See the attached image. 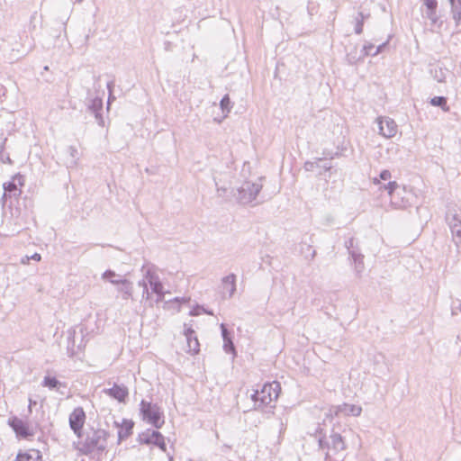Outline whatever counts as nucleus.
<instances>
[{"instance_id":"bf43d9fd","label":"nucleus","mask_w":461,"mask_h":461,"mask_svg":"<svg viewBox=\"0 0 461 461\" xmlns=\"http://www.w3.org/2000/svg\"><path fill=\"white\" fill-rule=\"evenodd\" d=\"M378 183H379L378 180H376V179L374 180V184H378Z\"/></svg>"},{"instance_id":"4d7b16f0","label":"nucleus","mask_w":461,"mask_h":461,"mask_svg":"<svg viewBox=\"0 0 461 461\" xmlns=\"http://www.w3.org/2000/svg\"><path fill=\"white\" fill-rule=\"evenodd\" d=\"M112 278H113V280H119V279H121V278H122V277L120 276L119 277H118V276H116V277H112Z\"/></svg>"},{"instance_id":"a18cd8bd","label":"nucleus","mask_w":461,"mask_h":461,"mask_svg":"<svg viewBox=\"0 0 461 461\" xmlns=\"http://www.w3.org/2000/svg\"><path fill=\"white\" fill-rule=\"evenodd\" d=\"M425 14H426V17H427L429 20L430 18H433V17H435V16L438 15V14L437 10H428V11H426V13H425Z\"/></svg>"},{"instance_id":"052dcab7","label":"nucleus","mask_w":461,"mask_h":461,"mask_svg":"<svg viewBox=\"0 0 461 461\" xmlns=\"http://www.w3.org/2000/svg\"><path fill=\"white\" fill-rule=\"evenodd\" d=\"M84 0H76L77 3H82Z\"/></svg>"},{"instance_id":"ea45409f","label":"nucleus","mask_w":461,"mask_h":461,"mask_svg":"<svg viewBox=\"0 0 461 461\" xmlns=\"http://www.w3.org/2000/svg\"><path fill=\"white\" fill-rule=\"evenodd\" d=\"M114 86V81H109L107 83V88L109 90V98H108V104H110L111 100H113L114 97L112 96V91H113V87Z\"/></svg>"},{"instance_id":"7ed1b4c3","label":"nucleus","mask_w":461,"mask_h":461,"mask_svg":"<svg viewBox=\"0 0 461 461\" xmlns=\"http://www.w3.org/2000/svg\"><path fill=\"white\" fill-rule=\"evenodd\" d=\"M140 412L143 420L156 429H160L165 423L163 412L156 403L142 400L140 404Z\"/></svg>"},{"instance_id":"20e7f679","label":"nucleus","mask_w":461,"mask_h":461,"mask_svg":"<svg viewBox=\"0 0 461 461\" xmlns=\"http://www.w3.org/2000/svg\"><path fill=\"white\" fill-rule=\"evenodd\" d=\"M279 384L274 382L273 384H265L260 391L256 390L251 394V399L254 402L255 409H262L271 403L273 400L277 399L278 393L276 389Z\"/></svg>"},{"instance_id":"ddd939ff","label":"nucleus","mask_w":461,"mask_h":461,"mask_svg":"<svg viewBox=\"0 0 461 461\" xmlns=\"http://www.w3.org/2000/svg\"><path fill=\"white\" fill-rule=\"evenodd\" d=\"M377 121L379 126V133L382 136L387 139L395 136V134L397 133V124L393 119L389 117H384L378 118Z\"/></svg>"},{"instance_id":"a211bd4d","label":"nucleus","mask_w":461,"mask_h":461,"mask_svg":"<svg viewBox=\"0 0 461 461\" xmlns=\"http://www.w3.org/2000/svg\"><path fill=\"white\" fill-rule=\"evenodd\" d=\"M222 287L229 292V298L232 297L236 291V276L230 274L222 278Z\"/></svg>"},{"instance_id":"58836bf2","label":"nucleus","mask_w":461,"mask_h":461,"mask_svg":"<svg viewBox=\"0 0 461 461\" xmlns=\"http://www.w3.org/2000/svg\"><path fill=\"white\" fill-rule=\"evenodd\" d=\"M375 46L372 43H367L364 45L363 50L365 51V55L372 56L374 52H372Z\"/></svg>"},{"instance_id":"1a4fd4ad","label":"nucleus","mask_w":461,"mask_h":461,"mask_svg":"<svg viewBox=\"0 0 461 461\" xmlns=\"http://www.w3.org/2000/svg\"><path fill=\"white\" fill-rule=\"evenodd\" d=\"M144 279L149 284L152 293L158 295V301L164 299V287L158 275L154 273L151 267H148L144 275Z\"/></svg>"},{"instance_id":"473e14b6","label":"nucleus","mask_w":461,"mask_h":461,"mask_svg":"<svg viewBox=\"0 0 461 461\" xmlns=\"http://www.w3.org/2000/svg\"><path fill=\"white\" fill-rule=\"evenodd\" d=\"M422 2L426 7V11L438 10V1L437 0H422Z\"/></svg>"},{"instance_id":"6e6552de","label":"nucleus","mask_w":461,"mask_h":461,"mask_svg":"<svg viewBox=\"0 0 461 461\" xmlns=\"http://www.w3.org/2000/svg\"><path fill=\"white\" fill-rule=\"evenodd\" d=\"M86 420V413L82 407L75 408L69 415V426L73 432L78 437H82V429Z\"/></svg>"},{"instance_id":"dca6fc26","label":"nucleus","mask_w":461,"mask_h":461,"mask_svg":"<svg viewBox=\"0 0 461 461\" xmlns=\"http://www.w3.org/2000/svg\"><path fill=\"white\" fill-rule=\"evenodd\" d=\"M116 427H119L118 430V443L128 438L132 434L134 422L131 420L123 419L120 425L117 421L114 422Z\"/></svg>"},{"instance_id":"2eb2a0df","label":"nucleus","mask_w":461,"mask_h":461,"mask_svg":"<svg viewBox=\"0 0 461 461\" xmlns=\"http://www.w3.org/2000/svg\"><path fill=\"white\" fill-rule=\"evenodd\" d=\"M104 393L120 402H124L129 395V390L124 384H114L112 388L104 390Z\"/></svg>"},{"instance_id":"680f3d73","label":"nucleus","mask_w":461,"mask_h":461,"mask_svg":"<svg viewBox=\"0 0 461 461\" xmlns=\"http://www.w3.org/2000/svg\"><path fill=\"white\" fill-rule=\"evenodd\" d=\"M49 69V67L48 66H45L44 67V70H48Z\"/></svg>"},{"instance_id":"0eeeda50","label":"nucleus","mask_w":461,"mask_h":461,"mask_svg":"<svg viewBox=\"0 0 461 461\" xmlns=\"http://www.w3.org/2000/svg\"><path fill=\"white\" fill-rule=\"evenodd\" d=\"M384 190L388 192L391 197V203L395 208H406L410 205L409 198L402 196L401 192L407 194L405 189L400 190V185L395 181H390L388 184L383 186Z\"/></svg>"},{"instance_id":"2f4dec72","label":"nucleus","mask_w":461,"mask_h":461,"mask_svg":"<svg viewBox=\"0 0 461 461\" xmlns=\"http://www.w3.org/2000/svg\"><path fill=\"white\" fill-rule=\"evenodd\" d=\"M345 247L347 248L349 256H352V251H360L358 248L355 247V240L354 238H350L348 240L345 242Z\"/></svg>"},{"instance_id":"423d86ee","label":"nucleus","mask_w":461,"mask_h":461,"mask_svg":"<svg viewBox=\"0 0 461 461\" xmlns=\"http://www.w3.org/2000/svg\"><path fill=\"white\" fill-rule=\"evenodd\" d=\"M120 276L119 274H116L113 270H106L102 275V279L110 282L113 285H121L118 287V292L122 293V299L123 300H129L132 298V293H133V285L132 283L126 279V278H121L119 280H113L112 277Z\"/></svg>"},{"instance_id":"393cba45","label":"nucleus","mask_w":461,"mask_h":461,"mask_svg":"<svg viewBox=\"0 0 461 461\" xmlns=\"http://www.w3.org/2000/svg\"><path fill=\"white\" fill-rule=\"evenodd\" d=\"M89 110H91L95 118L99 121V124L103 123V117L100 113V111L102 110V101L99 99L93 100L92 104L89 106Z\"/></svg>"},{"instance_id":"f257e3e1","label":"nucleus","mask_w":461,"mask_h":461,"mask_svg":"<svg viewBox=\"0 0 461 461\" xmlns=\"http://www.w3.org/2000/svg\"><path fill=\"white\" fill-rule=\"evenodd\" d=\"M315 438H317L319 448L324 452L326 460L346 449L343 438L333 429L327 437L326 434H323L322 429L319 427L315 431Z\"/></svg>"},{"instance_id":"f8f14e48","label":"nucleus","mask_w":461,"mask_h":461,"mask_svg":"<svg viewBox=\"0 0 461 461\" xmlns=\"http://www.w3.org/2000/svg\"><path fill=\"white\" fill-rule=\"evenodd\" d=\"M23 176H15L12 181L8 183H4L3 189L4 193L2 195V200L5 201L7 196H18L22 194L21 189L18 188V186H22L23 183L22 182V179Z\"/></svg>"},{"instance_id":"5701e85b","label":"nucleus","mask_w":461,"mask_h":461,"mask_svg":"<svg viewBox=\"0 0 461 461\" xmlns=\"http://www.w3.org/2000/svg\"><path fill=\"white\" fill-rule=\"evenodd\" d=\"M350 258L354 261L357 275L359 276L365 268L364 255L360 251H352Z\"/></svg>"},{"instance_id":"c9c22d12","label":"nucleus","mask_w":461,"mask_h":461,"mask_svg":"<svg viewBox=\"0 0 461 461\" xmlns=\"http://www.w3.org/2000/svg\"><path fill=\"white\" fill-rule=\"evenodd\" d=\"M31 461H42V456L38 449L31 448Z\"/></svg>"},{"instance_id":"4468645a","label":"nucleus","mask_w":461,"mask_h":461,"mask_svg":"<svg viewBox=\"0 0 461 461\" xmlns=\"http://www.w3.org/2000/svg\"><path fill=\"white\" fill-rule=\"evenodd\" d=\"M9 426L14 429L17 438H27L29 437V428L23 420L17 417H11L8 420Z\"/></svg>"},{"instance_id":"e433bc0d","label":"nucleus","mask_w":461,"mask_h":461,"mask_svg":"<svg viewBox=\"0 0 461 461\" xmlns=\"http://www.w3.org/2000/svg\"><path fill=\"white\" fill-rule=\"evenodd\" d=\"M0 162L4 164L11 162L9 156L4 153V148L2 144L0 145Z\"/></svg>"},{"instance_id":"f03ea898","label":"nucleus","mask_w":461,"mask_h":461,"mask_svg":"<svg viewBox=\"0 0 461 461\" xmlns=\"http://www.w3.org/2000/svg\"><path fill=\"white\" fill-rule=\"evenodd\" d=\"M108 437L109 433L105 429H90L86 433L80 451L85 455H89L95 451L103 453L106 449Z\"/></svg>"},{"instance_id":"b1692460","label":"nucleus","mask_w":461,"mask_h":461,"mask_svg":"<svg viewBox=\"0 0 461 461\" xmlns=\"http://www.w3.org/2000/svg\"><path fill=\"white\" fill-rule=\"evenodd\" d=\"M429 104L432 106L440 107L444 112H449L450 110L447 105V99L445 96H435L430 99Z\"/></svg>"},{"instance_id":"a878e982","label":"nucleus","mask_w":461,"mask_h":461,"mask_svg":"<svg viewBox=\"0 0 461 461\" xmlns=\"http://www.w3.org/2000/svg\"><path fill=\"white\" fill-rule=\"evenodd\" d=\"M42 385L51 390L59 389L62 385V383L54 376H45L42 382Z\"/></svg>"},{"instance_id":"4c0bfd02","label":"nucleus","mask_w":461,"mask_h":461,"mask_svg":"<svg viewBox=\"0 0 461 461\" xmlns=\"http://www.w3.org/2000/svg\"><path fill=\"white\" fill-rule=\"evenodd\" d=\"M213 180H214V183H215V186H216V190H217L218 195L219 196H222L226 193L227 188L224 187V186H220L219 181L217 180L216 177H213Z\"/></svg>"},{"instance_id":"5fc2aeb1","label":"nucleus","mask_w":461,"mask_h":461,"mask_svg":"<svg viewBox=\"0 0 461 461\" xmlns=\"http://www.w3.org/2000/svg\"><path fill=\"white\" fill-rule=\"evenodd\" d=\"M190 314L191 315H197V314H199V312H197L196 310L194 309L193 311H191Z\"/></svg>"},{"instance_id":"3c124183","label":"nucleus","mask_w":461,"mask_h":461,"mask_svg":"<svg viewBox=\"0 0 461 461\" xmlns=\"http://www.w3.org/2000/svg\"><path fill=\"white\" fill-rule=\"evenodd\" d=\"M41 258V257L39 253H34V254L31 255V259H32V260L40 261Z\"/></svg>"},{"instance_id":"c756f323","label":"nucleus","mask_w":461,"mask_h":461,"mask_svg":"<svg viewBox=\"0 0 461 461\" xmlns=\"http://www.w3.org/2000/svg\"><path fill=\"white\" fill-rule=\"evenodd\" d=\"M154 436L157 437V440L155 441L154 446H157L162 451L166 452L167 446H166V443H165L164 436L161 433H155Z\"/></svg>"},{"instance_id":"6e6d98bb","label":"nucleus","mask_w":461,"mask_h":461,"mask_svg":"<svg viewBox=\"0 0 461 461\" xmlns=\"http://www.w3.org/2000/svg\"><path fill=\"white\" fill-rule=\"evenodd\" d=\"M307 249H305V251H311L312 250V247L310 245H306Z\"/></svg>"},{"instance_id":"de8ad7c7","label":"nucleus","mask_w":461,"mask_h":461,"mask_svg":"<svg viewBox=\"0 0 461 461\" xmlns=\"http://www.w3.org/2000/svg\"><path fill=\"white\" fill-rule=\"evenodd\" d=\"M68 152H69V154H70V156L72 158H77V157L78 152H77V148H75L74 146H69L68 147Z\"/></svg>"},{"instance_id":"39448f33","label":"nucleus","mask_w":461,"mask_h":461,"mask_svg":"<svg viewBox=\"0 0 461 461\" xmlns=\"http://www.w3.org/2000/svg\"><path fill=\"white\" fill-rule=\"evenodd\" d=\"M261 189L262 185L246 181L237 189L234 195L240 203L248 204L256 199Z\"/></svg>"},{"instance_id":"a19ab883","label":"nucleus","mask_w":461,"mask_h":461,"mask_svg":"<svg viewBox=\"0 0 461 461\" xmlns=\"http://www.w3.org/2000/svg\"><path fill=\"white\" fill-rule=\"evenodd\" d=\"M14 461H29V453H18Z\"/></svg>"},{"instance_id":"cd10ccee","label":"nucleus","mask_w":461,"mask_h":461,"mask_svg":"<svg viewBox=\"0 0 461 461\" xmlns=\"http://www.w3.org/2000/svg\"><path fill=\"white\" fill-rule=\"evenodd\" d=\"M68 353L70 357L77 356L78 354V351L80 349V347L78 346L77 348H75V340H74V334H69L68 338Z\"/></svg>"},{"instance_id":"13d9d810","label":"nucleus","mask_w":461,"mask_h":461,"mask_svg":"<svg viewBox=\"0 0 461 461\" xmlns=\"http://www.w3.org/2000/svg\"><path fill=\"white\" fill-rule=\"evenodd\" d=\"M25 258H26L27 260H29V256H25V257L23 258V262H24V259H25Z\"/></svg>"},{"instance_id":"c03bdc74","label":"nucleus","mask_w":461,"mask_h":461,"mask_svg":"<svg viewBox=\"0 0 461 461\" xmlns=\"http://www.w3.org/2000/svg\"><path fill=\"white\" fill-rule=\"evenodd\" d=\"M387 43H388V41H386L385 42L380 44L376 48L375 51L372 54V56H376L378 53H380L384 50V48L387 45Z\"/></svg>"},{"instance_id":"412c9836","label":"nucleus","mask_w":461,"mask_h":461,"mask_svg":"<svg viewBox=\"0 0 461 461\" xmlns=\"http://www.w3.org/2000/svg\"><path fill=\"white\" fill-rule=\"evenodd\" d=\"M451 5V14L456 26L461 23V0H448Z\"/></svg>"},{"instance_id":"c85d7f7f","label":"nucleus","mask_w":461,"mask_h":461,"mask_svg":"<svg viewBox=\"0 0 461 461\" xmlns=\"http://www.w3.org/2000/svg\"><path fill=\"white\" fill-rule=\"evenodd\" d=\"M220 106H221V109L222 110L223 113H230V109H231V105H230V99L229 97V95H225L221 102H220Z\"/></svg>"},{"instance_id":"bb28decb","label":"nucleus","mask_w":461,"mask_h":461,"mask_svg":"<svg viewBox=\"0 0 461 461\" xmlns=\"http://www.w3.org/2000/svg\"><path fill=\"white\" fill-rule=\"evenodd\" d=\"M188 352H192L193 354H197L200 350V344L197 337L194 335L193 337L186 338Z\"/></svg>"},{"instance_id":"6ab92c4d","label":"nucleus","mask_w":461,"mask_h":461,"mask_svg":"<svg viewBox=\"0 0 461 461\" xmlns=\"http://www.w3.org/2000/svg\"><path fill=\"white\" fill-rule=\"evenodd\" d=\"M155 433H160L158 430H152L150 429H148L144 432H141L139 434L138 441L140 444L144 445H154L155 441L157 440V437L154 436Z\"/></svg>"},{"instance_id":"603ef678","label":"nucleus","mask_w":461,"mask_h":461,"mask_svg":"<svg viewBox=\"0 0 461 461\" xmlns=\"http://www.w3.org/2000/svg\"><path fill=\"white\" fill-rule=\"evenodd\" d=\"M198 309L203 310V311L205 313H207V314H210V315H212V314H213L212 312L206 311V310H204V309H203V307H201V306H198Z\"/></svg>"},{"instance_id":"4be33fe9","label":"nucleus","mask_w":461,"mask_h":461,"mask_svg":"<svg viewBox=\"0 0 461 461\" xmlns=\"http://www.w3.org/2000/svg\"><path fill=\"white\" fill-rule=\"evenodd\" d=\"M429 73L436 81L443 83L446 81L448 70L445 68L436 66L429 69Z\"/></svg>"},{"instance_id":"49530a36","label":"nucleus","mask_w":461,"mask_h":461,"mask_svg":"<svg viewBox=\"0 0 461 461\" xmlns=\"http://www.w3.org/2000/svg\"><path fill=\"white\" fill-rule=\"evenodd\" d=\"M425 14H426V17H427L429 20L430 18H433V17H435V16L438 15V14L437 10H428V11H426V13H425Z\"/></svg>"},{"instance_id":"aec40b11","label":"nucleus","mask_w":461,"mask_h":461,"mask_svg":"<svg viewBox=\"0 0 461 461\" xmlns=\"http://www.w3.org/2000/svg\"><path fill=\"white\" fill-rule=\"evenodd\" d=\"M369 17L370 14H364L361 11H358L357 14L354 16L353 23H355V32L357 34H361L363 32L364 22Z\"/></svg>"},{"instance_id":"09e8293b","label":"nucleus","mask_w":461,"mask_h":461,"mask_svg":"<svg viewBox=\"0 0 461 461\" xmlns=\"http://www.w3.org/2000/svg\"><path fill=\"white\" fill-rule=\"evenodd\" d=\"M194 335H195V332H194V330L191 327L186 328V329L185 330V336L186 338H188V337H193V336H194Z\"/></svg>"},{"instance_id":"f704fd0d","label":"nucleus","mask_w":461,"mask_h":461,"mask_svg":"<svg viewBox=\"0 0 461 461\" xmlns=\"http://www.w3.org/2000/svg\"><path fill=\"white\" fill-rule=\"evenodd\" d=\"M431 25L438 32L443 25V21L438 15L429 19Z\"/></svg>"},{"instance_id":"8fccbe9b","label":"nucleus","mask_w":461,"mask_h":461,"mask_svg":"<svg viewBox=\"0 0 461 461\" xmlns=\"http://www.w3.org/2000/svg\"><path fill=\"white\" fill-rule=\"evenodd\" d=\"M457 301L459 303L458 306L452 308V314H456V309H458L461 312V294H460V298H458Z\"/></svg>"},{"instance_id":"7c9ffc66","label":"nucleus","mask_w":461,"mask_h":461,"mask_svg":"<svg viewBox=\"0 0 461 461\" xmlns=\"http://www.w3.org/2000/svg\"><path fill=\"white\" fill-rule=\"evenodd\" d=\"M320 162H324L323 158H318L317 161H307L304 164L306 171H313L315 168L320 167Z\"/></svg>"},{"instance_id":"79ce46f5","label":"nucleus","mask_w":461,"mask_h":461,"mask_svg":"<svg viewBox=\"0 0 461 461\" xmlns=\"http://www.w3.org/2000/svg\"><path fill=\"white\" fill-rule=\"evenodd\" d=\"M380 178L382 180H388L391 178V172L387 169L385 170H383L380 175H379Z\"/></svg>"},{"instance_id":"864d4df0","label":"nucleus","mask_w":461,"mask_h":461,"mask_svg":"<svg viewBox=\"0 0 461 461\" xmlns=\"http://www.w3.org/2000/svg\"><path fill=\"white\" fill-rule=\"evenodd\" d=\"M315 255H316V251L312 249L311 250V258H313L315 257Z\"/></svg>"},{"instance_id":"72a5a7b5","label":"nucleus","mask_w":461,"mask_h":461,"mask_svg":"<svg viewBox=\"0 0 461 461\" xmlns=\"http://www.w3.org/2000/svg\"><path fill=\"white\" fill-rule=\"evenodd\" d=\"M138 285H139V286L142 287V291H143L142 298H145L146 300H148L149 298V293L146 280L142 279V280L139 281Z\"/></svg>"},{"instance_id":"9d476101","label":"nucleus","mask_w":461,"mask_h":461,"mask_svg":"<svg viewBox=\"0 0 461 461\" xmlns=\"http://www.w3.org/2000/svg\"><path fill=\"white\" fill-rule=\"evenodd\" d=\"M362 408L358 405L343 403L341 405L332 406L329 412L326 413V417L332 418L333 415L339 416V414L359 416L361 414Z\"/></svg>"},{"instance_id":"9b49d317","label":"nucleus","mask_w":461,"mask_h":461,"mask_svg":"<svg viewBox=\"0 0 461 461\" xmlns=\"http://www.w3.org/2000/svg\"><path fill=\"white\" fill-rule=\"evenodd\" d=\"M446 221L451 230L455 244L459 246L461 244V220L456 213L447 212Z\"/></svg>"},{"instance_id":"f3484780","label":"nucleus","mask_w":461,"mask_h":461,"mask_svg":"<svg viewBox=\"0 0 461 461\" xmlns=\"http://www.w3.org/2000/svg\"><path fill=\"white\" fill-rule=\"evenodd\" d=\"M221 331L223 339V349L226 353H234L235 354V346L231 339L230 334L224 323L221 324Z\"/></svg>"},{"instance_id":"37998d69","label":"nucleus","mask_w":461,"mask_h":461,"mask_svg":"<svg viewBox=\"0 0 461 461\" xmlns=\"http://www.w3.org/2000/svg\"><path fill=\"white\" fill-rule=\"evenodd\" d=\"M322 162H320V167H318L319 169H321L323 171H329L331 169L332 166L330 164V163H327V162H324L323 164H321Z\"/></svg>"}]
</instances>
